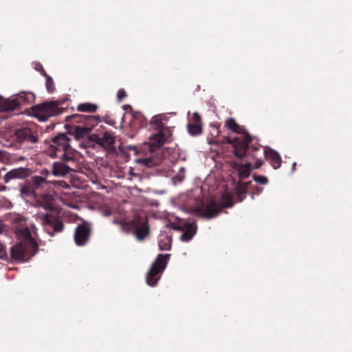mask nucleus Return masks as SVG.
<instances>
[{
	"mask_svg": "<svg viewBox=\"0 0 352 352\" xmlns=\"http://www.w3.org/2000/svg\"><path fill=\"white\" fill-rule=\"evenodd\" d=\"M36 206L42 207L46 210L52 211L55 208V199L50 194L37 195L35 198Z\"/></svg>",
	"mask_w": 352,
	"mask_h": 352,
	"instance_id": "f3484780",
	"label": "nucleus"
},
{
	"mask_svg": "<svg viewBox=\"0 0 352 352\" xmlns=\"http://www.w3.org/2000/svg\"><path fill=\"white\" fill-rule=\"evenodd\" d=\"M73 149L70 145V138L65 133H58L50 140V145L47 149L48 155L59 157L63 162H74Z\"/></svg>",
	"mask_w": 352,
	"mask_h": 352,
	"instance_id": "7ed1b4c3",
	"label": "nucleus"
},
{
	"mask_svg": "<svg viewBox=\"0 0 352 352\" xmlns=\"http://www.w3.org/2000/svg\"><path fill=\"white\" fill-rule=\"evenodd\" d=\"M123 109L126 111H128L129 109L131 110L132 107L129 104H125L123 106Z\"/></svg>",
	"mask_w": 352,
	"mask_h": 352,
	"instance_id": "79ce46f5",
	"label": "nucleus"
},
{
	"mask_svg": "<svg viewBox=\"0 0 352 352\" xmlns=\"http://www.w3.org/2000/svg\"><path fill=\"white\" fill-rule=\"evenodd\" d=\"M89 126H76L74 128V131L70 135H74L76 139L84 138L90 131L89 130Z\"/></svg>",
	"mask_w": 352,
	"mask_h": 352,
	"instance_id": "4be33fe9",
	"label": "nucleus"
},
{
	"mask_svg": "<svg viewBox=\"0 0 352 352\" xmlns=\"http://www.w3.org/2000/svg\"><path fill=\"white\" fill-rule=\"evenodd\" d=\"M25 160V157H21L19 158V160Z\"/></svg>",
	"mask_w": 352,
	"mask_h": 352,
	"instance_id": "de8ad7c7",
	"label": "nucleus"
},
{
	"mask_svg": "<svg viewBox=\"0 0 352 352\" xmlns=\"http://www.w3.org/2000/svg\"><path fill=\"white\" fill-rule=\"evenodd\" d=\"M128 148L131 151H134L135 152H138L137 148L135 146H128Z\"/></svg>",
	"mask_w": 352,
	"mask_h": 352,
	"instance_id": "a19ab883",
	"label": "nucleus"
},
{
	"mask_svg": "<svg viewBox=\"0 0 352 352\" xmlns=\"http://www.w3.org/2000/svg\"><path fill=\"white\" fill-rule=\"evenodd\" d=\"M45 76L46 77L45 85L47 90L49 93H53L55 90L54 81L52 78L47 74H45Z\"/></svg>",
	"mask_w": 352,
	"mask_h": 352,
	"instance_id": "c85d7f7f",
	"label": "nucleus"
},
{
	"mask_svg": "<svg viewBox=\"0 0 352 352\" xmlns=\"http://www.w3.org/2000/svg\"><path fill=\"white\" fill-rule=\"evenodd\" d=\"M6 256V250L5 245L0 242V258H2Z\"/></svg>",
	"mask_w": 352,
	"mask_h": 352,
	"instance_id": "c9c22d12",
	"label": "nucleus"
},
{
	"mask_svg": "<svg viewBox=\"0 0 352 352\" xmlns=\"http://www.w3.org/2000/svg\"><path fill=\"white\" fill-rule=\"evenodd\" d=\"M188 131L191 135H199L202 133L201 124L189 123L188 124Z\"/></svg>",
	"mask_w": 352,
	"mask_h": 352,
	"instance_id": "bb28decb",
	"label": "nucleus"
},
{
	"mask_svg": "<svg viewBox=\"0 0 352 352\" xmlns=\"http://www.w3.org/2000/svg\"><path fill=\"white\" fill-rule=\"evenodd\" d=\"M21 241L10 249L12 259L20 262H27L38 251V245L34 238L19 239Z\"/></svg>",
	"mask_w": 352,
	"mask_h": 352,
	"instance_id": "20e7f679",
	"label": "nucleus"
},
{
	"mask_svg": "<svg viewBox=\"0 0 352 352\" xmlns=\"http://www.w3.org/2000/svg\"><path fill=\"white\" fill-rule=\"evenodd\" d=\"M98 109L96 104L91 103H81L77 106V110L80 112H96Z\"/></svg>",
	"mask_w": 352,
	"mask_h": 352,
	"instance_id": "393cba45",
	"label": "nucleus"
},
{
	"mask_svg": "<svg viewBox=\"0 0 352 352\" xmlns=\"http://www.w3.org/2000/svg\"><path fill=\"white\" fill-rule=\"evenodd\" d=\"M254 180L262 185H266L268 183V179L263 175H253Z\"/></svg>",
	"mask_w": 352,
	"mask_h": 352,
	"instance_id": "7c9ffc66",
	"label": "nucleus"
},
{
	"mask_svg": "<svg viewBox=\"0 0 352 352\" xmlns=\"http://www.w3.org/2000/svg\"><path fill=\"white\" fill-rule=\"evenodd\" d=\"M211 131H210V135L213 138H217L220 135V124L216 123V124H210Z\"/></svg>",
	"mask_w": 352,
	"mask_h": 352,
	"instance_id": "c756f323",
	"label": "nucleus"
},
{
	"mask_svg": "<svg viewBox=\"0 0 352 352\" xmlns=\"http://www.w3.org/2000/svg\"><path fill=\"white\" fill-rule=\"evenodd\" d=\"M249 185V183H243V185L241 186V188H239L238 190H237V197H238V200L239 201H242L245 196H246V193H247V188Z\"/></svg>",
	"mask_w": 352,
	"mask_h": 352,
	"instance_id": "cd10ccee",
	"label": "nucleus"
},
{
	"mask_svg": "<svg viewBox=\"0 0 352 352\" xmlns=\"http://www.w3.org/2000/svg\"><path fill=\"white\" fill-rule=\"evenodd\" d=\"M113 223L116 224H118V225H121L123 230H126V229L129 230V226L128 224L129 223V222L122 223L119 219H115V220H113Z\"/></svg>",
	"mask_w": 352,
	"mask_h": 352,
	"instance_id": "f704fd0d",
	"label": "nucleus"
},
{
	"mask_svg": "<svg viewBox=\"0 0 352 352\" xmlns=\"http://www.w3.org/2000/svg\"><path fill=\"white\" fill-rule=\"evenodd\" d=\"M222 206L217 204L215 201H211L208 204L201 205L195 209V212L198 216L205 219H212L215 217L221 210Z\"/></svg>",
	"mask_w": 352,
	"mask_h": 352,
	"instance_id": "9b49d317",
	"label": "nucleus"
},
{
	"mask_svg": "<svg viewBox=\"0 0 352 352\" xmlns=\"http://www.w3.org/2000/svg\"><path fill=\"white\" fill-rule=\"evenodd\" d=\"M263 155L274 169H277L280 167L281 157L276 151L270 148H265Z\"/></svg>",
	"mask_w": 352,
	"mask_h": 352,
	"instance_id": "a211bd4d",
	"label": "nucleus"
},
{
	"mask_svg": "<svg viewBox=\"0 0 352 352\" xmlns=\"http://www.w3.org/2000/svg\"><path fill=\"white\" fill-rule=\"evenodd\" d=\"M12 228L19 239L33 238L27 224V219L21 214H14L10 219Z\"/></svg>",
	"mask_w": 352,
	"mask_h": 352,
	"instance_id": "9d476101",
	"label": "nucleus"
},
{
	"mask_svg": "<svg viewBox=\"0 0 352 352\" xmlns=\"http://www.w3.org/2000/svg\"><path fill=\"white\" fill-rule=\"evenodd\" d=\"M234 168L238 170L240 179H245L250 174L251 163L248 162L245 164H235Z\"/></svg>",
	"mask_w": 352,
	"mask_h": 352,
	"instance_id": "aec40b11",
	"label": "nucleus"
},
{
	"mask_svg": "<svg viewBox=\"0 0 352 352\" xmlns=\"http://www.w3.org/2000/svg\"><path fill=\"white\" fill-rule=\"evenodd\" d=\"M127 96L126 92L124 89H120L117 93V98L119 102Z\"/></svg>",
	"mask_w": 352,
	"mask_h": 352,
	"instance_id": "473e14b6",
	"label": "nucleus"
},
{
	"mask_svg": "<svg viewBox=\"0 0 352 352\" xmlns=\"http://www.w3.org/2000/svg\"><path fill=\"white\" fill-rule=\"evenodd\" d=\"M296 162H294L293 164H292V170L294 171L295 169H296Z\"/></svg>",
	"mask_w": 352,
	"mask_h": 352,
	"instance_id": "37998d69",
	"label": "nucleus"
},
{
	"mask_svg": "<svg viewBox=\"0 0 352 352\" xmlns=\"http://www.w3.org/2000/svg\"><path fill=\"white\" fill-rule=\"evenodd\" d=\"M175 230L182 231L180 236L182 241H190L197 232V225L195 223H188L184 221L178 226L174 227Z\"/></svg>",
	"mask_w": 352,
	"mask_h": 352,
	"instance_id": "4468645a",
	"label": "nucleus"
},
{
	"mask_svg": "<svg viewBox=\"0 0 352 352\" xmlns=\"http://www.w3.org/2000/svg\"><path fill=\"white\" fill-rule=\"evenodd\" d=\"M91 234L90 228L85 223L78 225L74 233V241L77 245L82 246L87 243Z\"/></svg>",
	"mask_w": 352,
	"mask_h": 352,
	"instance_id": "2eb2a0df",
	"label": "nucleus"
},
{
	"mask_svg": "<svg viewBox=\"0 0 352 352\" xmlns=\"http://www.w3.org/2000/svg\"><path fill=\"white\" fill-rule=\"evenodd\" d=\"M232 206V201L230 198L228 199V203H226L223 206L226 208H229Z\"/></svg>",
	"mask_w": 352,
	"mask_h": 352,
	"instance_id": "58836bf2",
	"label": "nucleus"
},
{
	"mask_svg": "<svg viewBox=\"0 0 352 352\" xmlns=\"http://www.w3.org/2000/svg\"><path fill=\"white\" fill-rule=\"evenodd\" d=\"M67 120L75 123H83L85 126H89L91 131L94 126L98 124L100 121L98 116H83L80 114H74L67 118Z\"/></svg>",
	"mask_w": 352,
	"mask_h": 352,
	"instance_id": "ddd939ff",
	"label": "nucleus"
},
{
	"mask_svg": "<svg viewBox=\"0 0 352 352\" xmlns=\"http://www.w3.org/2000/svg\"><path fill=\"white\" fill-rule=\"evenodd\" d=\"M20 193L21 195L24 198L33 197L35 199L36 197V194L35 193L34 190L30 185V183L28 182V181L21 187Z\"/></svg>",
	"mask_w": 352,
	"mask_h": 352,
	"instance_id": "412c9836",
	"label": "nucleus"
},
{
	"mask_svg": "<svg viewBox=\"0 0 352 352\" xmlns=\"http://www.w3.org/2000/svg\"><path fill=\"white\" fill-rule=\"evenodd\" d=\"M158 245L160 250H169L171 248V238L166 236L163 239H160Z\"/></svg>",
	"mask_w": 352,
	"mask_h": 352,
	"instance_id": "a878e982",
	"label": "nucleus"
},
{
	"mask_svg": "<svg viewBox=\"0 0 352 352\" xmlns=\"http://www.w3.org/2000/svg\"><path fill=\"white\" fill-rule=\"evenodd\" d=\"M170 256V254H158L146 274V281L149 286L153 287L157 284L160 278V274L164 272L167 265Z\"/></svg>",
	"mask_w": 352,
	"mask_h": 352,
	"instance_id": "0eeeda50",
	"label": "nucleus"
},
{
	"mask_svg": "<svg viewBox=\"0 0 352 352\" xmlns=\"http://www.w3.org/2000/svg\"><path fill=\"white\" fill-rule=\"evenodd\" d=\"M192 123L195 124H201V118L197 112L193 113L192 116Z\"/></svg>",
	"mask_w": 352,
	"mask_h": 352,
	"instance_id": "2f4dec72",
	"label": "nucleus"
},
{
	"mask_svg": "<svg viewBox=\"0 0 352 352\" xmlns=\"http://www.w3.org/2000/svg\"><path fill=\"white\" fill-rule=\"evenodd\" d=\"M217 141L209 140V144H217Z\"/></svg>",
	"mask_w": 352,
	"mask_h": 352,
	"instance_id": "a18cd8bd",
	"label": "nucleus"
},
{
	"mask_svg": "<svg viewBox=\"0 0 352 352\" xmlns=\"http://www.w3.org/2000/svg\"><path fill=\"white\" fill-rule=\"evenodd\" d=\"M6 186H3L1 187V190H6Z\"/></svg>",
	"mask_w": 352,
	"mask_h": 352,
	"instance_id": "49530a36",
	"label": "nucleus"
},
{
	"mask_svg": "<svg viewBox=\"0 0 352 352\" xmlns=\"http://www.w3.org/2000/svg\"><path fill=\"white\" fill-rule=\"evenodd\" d=\"M30 185L34 190V191L37 189L43 188L45 184H47L46 179L41 176H34L31 178L30 181Z\"/></svg>",
	"mask_w": 352,
	"mask_h": 352,
	"instance_id": "5701e85b",
	"label": "nucleus"
},
{
	"mask_svg": "<svg viewBox=\"0 0 352 352\" xmlns=\"http://www.w3.org/2000/svg\"><path fill=\"white\" fill-rule=\"evenodd\" d=\"M225 126L234 133L243 134L241 137H236L234 139L225 137L226 142L233 146L234 155L239 159L251 156L252 159L256 160L253 168H259L263 164V161L258 158L256 154V152L260 151V146H249L252 141V137L245 131L243 126L236 122L234 118H229L227 119Z\"/></svg>",
	"mask_w": 352,
	"mask_h": 352,
	"instance_id": "f257e3e1",
	"label": "nucleus"
},
{
	"mask_svg": "<svg viewBox=\"0 0 352 352\" xmlns=\"http://www.w3.org/2000/svg\"><path fill=\"white\" fill-rule=\"evenodd\" d=\"M31 170L28 168L20 167L14 168L8 171L3 177L5 183H8L12 179H23L29 177Z\"/></svg>",
	"mask_w": 352,
	"mask_h": 352,
	"instance_id": "dca6fc26",
	"label": "nucleus"
},
{
	"mask_svg": "<svg viewBox=\"0 0 352 352\" xmlns=\"http://www.w3.org/2000/svg\"><path fill=\"white\" fill-rule=\"evenodd\" d=\"M151 124L157 129V132L150 138L151 148L153 151H155L168 141L171 137L172 133L168 127L164 126L161 116H154L151 121Z\"/></svg>",
	"mask_w": 352,
	"mask_h": 352,
	"instance_id": "423d86ee",
	"label": "nucleus"
},
{
	"mask_svg": "<svg viewBox=\"0 0 352 352\" xmlns=\"http://www.w3.org/2000/svg\"><path fill=\"white\" fill-rule=\"evenodd\" d=\"M71 170L72 169L63 162H54L52 164V173L55 177H65Z\"/></svg>",
	"mask_w": 352,
	"mask_h": 352,
	"instance_id": "6ab92c4d",
	"label": "nucleus"
},
{
	"mask_svg": "<svg viewBox=\"0 0 352 352\" xmlns=\"http://www.w3.org/2000/svg\"><path fill=\"white\" fill-rule=\"evenodd\" d=\"M89 140L94 142L97 144L101 146V137L96 134H92L89 137Z\"/></svg>",
	"mask_w": 352,
	"mask_h": 352,
	"instance_id": "72a5a7b5",
	"label": "nucleus"
},
{
	"mask_svg": "<svg viewBox=\"0 0 352 352\" xmlns=\"http://www.w3.org/2000/svg\"><path fill=\"white\" fill-rule=\"evenodd\" d=\"M38 142L37 132L28 126H21L5 135L3 145L14 149L31 148V145Z\"/></svg>",
	"mask_w": 352,
	"mask_h": 352,
	"instance_id": "f03ea898",
	"label": "nucleus"
},
{
	"mask_svg": "<svg viewBox=\"0 0 352 352\" xmlns=\"http://www.w3.org/2000/svg\"><path fill=\"white\" fill-rule=\"evenodd\" d=\"M35 69L39 72L42 75L45 76V74H46L45 71L44 70L43 66L40 63L35 64L34 67Z\"/></svg>",
	"mask_w": 352,
	"mask_h": 352,
	"instance_id": "e433bc0d",
	"label": "nucleus"
},
{
	"mask_svg": "<svg viewBox=\"0 0 352 352\" xmlns=\"http://www.w3.org/2000/svg\"><path fill=\"white\" fill-rule=\"evenodd\" d=\"M41 220L43 226L45 227V229L49 228L52 230V232H48L49 234L52 236L54 235V232H60L63 230V223L56 216L46 213L42 214Z\"/></svg>",
	"mask_w": 352,
	"mask_h": 352,
	"instance_id": "f8f14e48",
	"label": "nucleus"
},
{
	"mask_svg": "<svg viewBox=\"0 0 352 352\" xmlns=\"http://www.w3.org/2000/svg\"><path fill=\"white\" fill-rule=\"evenodd\" d=\"M5 160V155L4 153L0 151V162H3Z\"/></svg>",
	"mask_w": 352,
	"mask_h": 352,
	"instance_id": "ea45409f",
	"label": "nucleus"
},
{
	"mask_svg": "<svg viewBox=\"0 0 352 352\" xmlns=\"http://www.w3.org/2000/svg\"><path fill=\"white\" fill-rule=\"evenodd\" d=\"M128 225L138 241H144L150 234L148 219L143 217H135Z\"/></svg>",
	"mask_w": 352,
	"mask_h": 352,
	"instance_id": "1a4fd4ad",
	"label": "nucleus"
},
{
	"mask_svg": "<svg viewBox=\"0 0 352 352\" xmlns=\"http://www.w3.org/2000/svg\"><path fill=\"white\" fill-rule=\"evenodd\" d=\"M35 96L30 91H21L15 98L7 99L1 102L0 109L2 111H12L18 107L34 102Z\"/></svg>",
	"mask_w": 352,
	"mask_h": 352,
	"instance_id": "6e6552de",
	"label": "nucleus"
},
{
	"mask_svg": "<svg viewBox=\"0 0 352 352\" xmlns=\"http://www.w3.org/2000/svg\"><path fill=\"white\" fill-rule=\"evenodd\" d=\"M262 190H263V188L256 186L253 190V195L252 196V199L254 198V195H258V194L261 193L262 192Z\"/></svg>",
	"mask_w": 352,
	"mask_h": 352,
	"instance_id": "4c0bfd02",
	"label": "nucleus"
},
{
	"mask_svg": "<svg viewBox=\"0 0 352 352\" xmlns=\"http://www.w3.org/2000/svg\"><path fill=\"white\" fill-rule=\"evenodd\" d=\"M115 144L114 137L111 133L105 132L103 136L101 137V146L109 147Z\"/></svg>",
	"mask_w": 352,
	"mask_h": 352,
	"instance_id": "b1692460",
	"label": "nucleus"
},
{
	"mask_svg": "<svg viewBox=\"0 0 352 352\" xmlns=\"http://www.w3.org/2000/svg\"><path fill=\"white\" fill-rule=\"evenodd\" d=\"M60 183H62L63 185H62L61 186H66V187H68V185L65 182H60Z\"/></svg>",
	"mask_w": 352,
	"mask_h": 352,
	"instance_id": "c03bdc74",
	"label": "nucleus"
},
{
	"mask_svg": "<svg viewBox=\"0 0 352 352\" xmlns=\"http://www.w3.org/2000/svg\"><path fill=\"white\" fill-rule=\"evenodd\" d=\"M63 100L46 101L32 107V115L40 121H46L49 118L62 114L65 109L60 104Z\"/></svg>",
	"mask_w": 352,
	"mask_h": 352,
	"instance_id": "39448f33",
	"label": "nucleus"
}]
</instances>
